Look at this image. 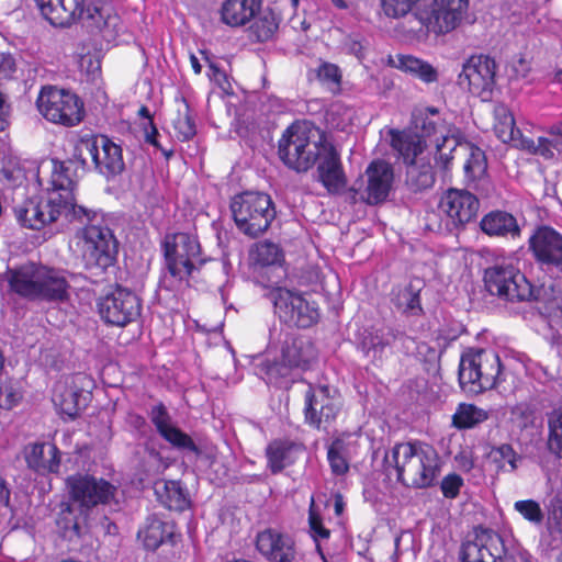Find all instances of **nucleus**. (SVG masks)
I'll return each mask as SVG.
<instances>
[{
	"label": "nucleus",
	"mask_w": 562,
	"mask_h": 562,
	"mask_svg": "<svg viewBox=\"0 0 562 562\" xmlns=\"http://www.w3.org/2000/svg\"><path fill=\"white\" fill-rule=\"evenodd\" d=\"M383 465L387 474L394 470L398 482L415 488L432 486L439 473L436 451L411 442L396 443L384 454Z\"/></svg>",
	"instance_id": "1"
},
{
	"label": "nucleus",
	"mask_w": 562,
	"mask_h": 562,
	"mask_svg": "<svg viewBox=\"0 0 562 562\" xmlns=\"http://www.w3.org/2000/svg\"><path fill=\"white\" fill-rule=\"evenodd\" d=\"M10 289L22 297L46 302H64L68 300L69 281L75 274L65 270L27 262L8 271Z\"/></svg>",
	"instance_id": "2"
},
{
	"label": "nucleus",
	"mask_w": 562,
	"mask_h": 562,
	"mask_svg": "<svg viewBox=\"0 0 562 562\" xmlns=\"http://www.w3.org/2000/svg\"><path fill=\"white\" fill-rule=\"evenodd\" d=\"M87 224L82 231L81 258L86 277L92 283L106 281L114 272L117 262L119 241L113 231L98 218L97 212L91 210Z\"/></svg>",
	"instance_id": "3"
},
{
	"label": "nucleus",
	"mask_w": 562,
	"mask_h": 562,
	"mask_svg": "<svg viewBox=\"0 0 562 562\" xmlns=\"http://www.w3.org/2000/svg\"><path fill=\"white\" fill-rule=\"evenodd\" d=\"M42 15L54 26H69L80 21L89 33L95 34L114 26L117 16L112 15V8L97 1L89 4L85 0H34Z\"/></svg>",
	"instance_id": "4"
},
{
	"label": "nucleus",
	"mask_w": 562,
	"mask_h": 562,
	"mask_svg": "<svg viewBox=\"0 0 562 562\" xmlns=\"http://www.w3.org/2000/svg\"><path fill=\"white\" fill-rule=\"evenodd\" d=\"M13 212L23 227L40 231L60 220L66 223L82 222L83 217H89L91 210L68 202L67 195L64 200L59 193L48 191L46 196H34L15 204Z\"/></svg>",
	"instance_id": "5"
},
{
	"label": "nucleus",
	"mask_w": 562,
	"mask_h": 562,
	"mask_svg": "<svg viewBox=\"0 0 562 562\" xmlns=\"http://www.w3.org/2000/svg\"><path fill=\"white\" fill-rule=\"evenodd\" d=\"M229 209L238 231L250 238L262 235L276 217L272 199L263 192L236 194L231 200Z\"/></svg>",
	"instance_id": "6"
},
{
	"label": "nucleus",
	"mask_w": 562,
	"mask_h": 562,
	"mask_svg": "<svg viewBox=\"0 0 562 562\" xmlns=\"http://www.w3.org/2000/svg\"><path fill=\"white\" fill-rule=\"evenodd\" d=\"M328 140L323 134L310 133L300 125H290L278 143V155L281 161L299 173L306 172L315 166L317 156Z\"/></svg>",
	"instance_id": "7"
},
{
	"label": "nucleus",
	"mask_w": 562,
	"mask_h": 562,
	"mask_svg": "<svg viewBox=\"0 0 562 562\" xmlns=\"http://www.w3.org/2000/svg\"><path fill=\"white\" fill-rule=\"evenodd\" d=\"M484 282L492 295L508 302L541 301L543 288H535L512 263H496L485 270Z\"/></svg>",
	"instance_id": "8"
},
{
	"label": "nucleus",
	"mask_w": 562,
	"mask_h": 562,
	"mask_svg": "<svg viewBox=\"0 0 562 562\" xmlns=\"http://www.w3.org/2000/svg\"><path fill=\"white\" fill-rule=\"evenodd\" d=\"M165 267L178 281H189L194 271L206 261L195 235L186 232L167 234L161 243Z\"/></svg>",
	"instance_id": "9"
},
{
	"label": "nucleus",
	"mask_w": 562,
	"mask_h": 562,
	"mask_svg": "<svg viewBox=\"0 0 562 562\" xmlns=\"http://www.w3.org/2000/svg\"><path fill=\"white\" fill-rule=\"evenodd\" d=\"M501 372V359L495 351L470 350L461 357L459 382L463 390L480 394L495 387Z\"/></svg>",
	"instance_id": "10"
},
{
	"label": "nucleus",
	"mask_w": 562,
	"mask_h": 562,
	"mask_svg": "<svg viewBox=\"0 0 562 562\" xmlns=\"http://www.w3.org/2000/svg\"><path fill=\"white\" fill-rule=\"evenodd\" d=\"M415 134L425 140L427 147H432L436 166L449 169L453 153L462 145V138L446 123L442 117H428L426 114L413 113Z\"/></svg>",
	"instance_id": "11"
},
{
	"label": "nucleus",
	"mask_w": 562,
	"mask_h": 562,
	"mask_svg": "<svg viewBox=\"0 0 562 562\" xmlns=\"http://www.w3.org/2000/svg\"><path fill=\"white\" fill-rule=\"evenodd\" d=\"M460 562H516L508 551L503 537L487 528L475 527L473 535L461 544Z\"/></svg>",
	"instance_id": "12"
},
{
	"label": "nucleus",
	"mask_w": 562,
	"mask_h": 562,
	"mask_svg": "<svg viewBox=\"0 0 562 562\" xmlns=\"http://www.w3.org/2000/svg\"><path fill=\"white\" fill-rule=\"evenodd\" d=\"M41 114L53 123L75 126L83 117V103L72 92L55 87L42 89L37 101Z\"/></svg>",
	"instance_id": "13"
},
{
	"label": "nucleus",
	"mask_w": 562,
	"mask_h": 562,
	"mask_svg": "<svg viewBox=\"0 0 562 562\" xmlns=\"http://www.w3.org/2000/svg\"><path fill=\"white\" fill-rule=\"evenodd\" d=\"M98 313L106 324L125 327L142 313V300L132 290L116 285L97 300Z\"/></svg>",
	"instance_id": "14"
},
{
	"label": "nucleus",
	"mask_w": 562,
	"mask_h": 562,
	"mask_svg": "<svg viewBox=\"0 0 562 562\" xmlns=\"http://www.w3.org/2000/svg\"><path fill=\"white\" fill-rule=\"evenodd\" d=\"M271 295L276 314L289 326L310 328L319 321V307L315 301L285 288H278Z\"/></svg>",
	"instance_id": "15"
},
{
	"label": "nucleus",
	"mask_w": 562,
	"mask_h": 562,
	"mask_svg": "<svg viewBox=\"0 0 562 562\" xmlns=\"http://www.w3.org/2000/svg\"><path fill=\"white\" fill-rule=\"evenodd\" d=\"M528 249L540 269L562 278V234L549 225L537 226L528 239Z\"/></svg>",
	"instance_id": "16"
},
{
	"label": "nucleus",
	"mask_w": 562,
	"mask_h": 562,
	"mask_svg": "<svg viewBox=\"0 0 562 562\" xmlns=\"http://www.w3.org/2000/svg\"><path fill=\"white\" fill-rule=\"evenodd\" d=\"M469 0H426L415 13L420 31L426 26L437 34L448 33L457 27L468 10Z\"/></svg>",
	"instance_id": "17"
},
{
	"label": "nucleus",
	"mask_w": 562,
	"mask_h": 562,
	"mask_svg": "<svg viewBox=\"0 0 562 562\" xmlns=\"http://www.w3.org/2000/svg\"><path fill=\"white\" fill-rule=\"evenodd\" d=\"M70 499L82 512L89 513L99 505H106L114 498L116 487L104 479L89 474H74L66 480Z\"/></svg>",
	"instance_id": "18"
},
{
	"label": "nucleus",
	"mask_w": 562,
	"mask_h": 562,
	"mask_svg": "<svg viewBox=\"0 0 562 562\" xmlns=\"http://www.w3.org/2000/svg\"><path fill=\"white\" fill-rule=\"evenodd\" d=\"M439 210L446 215L445 231L454 234L476 218L480 200L468 190L449 189L440 199Z\"/></svg>",
	"instance_id": "19"
},
{
	"label": "nucleus",
	"mask_w": 562,
	"mask_h": 562,
	"mask_svg": "<svg viewBox=\"0 0 562 562\" xmlns=\"http://www.w3.org/2000/svg\"><path fill=\"white\" fill-rule=\"evenodd\" d=\"M336 390L329 385L311 386L305 393V423L317 429H327L340 411Z\"/></svg>",
	"instance_id": "20"
},
{
	"label": "nucleus",
	"mask_w": 562,
	"mask_h": 562,
	"mask_svg": "<svg viewBox=\"0 0 562 562\" xmlns=\"http://www.w3.org/2000/svg\"><path fill=\"white\" fill-rule=\"evenodd\" d=\"M86 378L82 374L59 379L53 390L52 401L64 420H74L87 407L90 393L82 389Z\"/></svg>",
	"instance_id": "21"
},
{
	"label": "nucleus",
	"mask_w": 562,
	"mask_h": 562,
	"mask_svg": "<svg viewBox=\"0 0 562 562\" xmlns=\"http://www.w3.org/2000/svg\"><path fill=\"white\" fill-rule=\"evenodd\" d=\"M367 187L363 191L356 184L349 188L350 202H364L369 205L384 202L389 196L394 178L390 165L381 160L372 161L367 168Z\"/></svg>",
	"instance_id": "22"
},
{
	"label": "nucleus",
	"mask_w": 562,
	"mask_h": 562,
	"mask_svg": "<svg viewBox=\"0 0 562 562\" xmlns=\"http://www.w3.org/2000/svg\"><path fill=\"white\" fill-rule=\"evenodd\" d=\"M496 63L486 55H473L463 64L458 83L472 94L485 98L495 86Z\"/></svg>",
	"instance_id": "23"
},
{
	"label": "nucleus",
	"mask_w": 562,
	"mask_h": 562,
	"mask_svg": "<svg viewBox=\"0 0 562 562\" xmlns=\"http://www.w3.org/2000/svg\"><path fill=\"white\" fill-rule=\"evenodd\" d=\"M82 145L89 153L95 171L106 180H112L124 171L122 148L108 136L100 135L82 139Z\"/></svg>",
	"instance_id": "24"
},
{
	"label": "nucleus",
	"mask_w": 562,
	"mask_h": 562,
	"mask_svg": "<svg viewBox=\"0 0 562 562\" xmlns=\"http://www.w3.org/2000/svg\"><path fill=\"white\" fill-rule=\"evenodd\" d=\"M314 167H316L314 180L319 182L328 194L340 195L346 191L348 178L340 154L330 142L323 146Z\"/></svg>",
	"instance_id": "25"
},
{
	"label": "nucleus",
	"mask_w": 562,
	"mask_h": 562,
	"mask_svg": "<svg viewBox=\"0 0 562 562\" xmlns=\"http://www.w3.org/2000/svg\"><path fill=\"white\" fill-rule=\"evenodd\" d=\"M401 341L407 349L415 345L412 337L394 327H366L357 334L356 345L364 357L373 362L381 361L386 347Z\"/></svg>",
	"instance_id": "26"
},
{
	"label": "nucleus",
	"mask_w": 562,
	"mask_h": 562,
	"mask_svg": "<svg viewBox=\"0 0 562 562\" xmlns=\"http://www.w3.org/2000/svg\"><path fill=\"white\" fill-rule=\"evenodd\" d=\"M85 165L86 161L83 159H68L63 161L52 159L49 161L50 175L47 181V192L55 191L59 193L64 200L67 194L68 202L77 204L75 190L78 182V169L81 168L85 170Z\"/></svg>",
	"instance_id": "27"
},
{
	"label": "nucleus",
	"mask_w": 562,
	"mask_h": 562,
	"mask_svg": "<svg viewBox=\"0 0 562 562\" xmlns=\"http://www.w3.org/2000/svg\"><path fill=\"white\" fill-rule=\"evenodd\" d=\"M148 416L159 436L173 448L200 454L201 450L193 439L172 424V418L162 402L151 406Z\"/></svg>",
	"instance_id": "28"
},
{
	"label": "nucleus",
	"mask_w": 562,
	"mask_h": 562,
	"mask_svg": "<svg viewBox=\"0 0 562 562\" xmlns=\"http://www.w3.org/2000/svg\"><path fill=\"white\" fill-rule=\"evenodd\" d=\"M256 548L269 562H296L297 560L293 538L271 528L257 535Z\"/></svg>",
	"instance_id": "29"
},
{
	"label": "nucleus",
	"mask_w": 562,
	"mask_h": 562,
	"mask_svg": "<svg viewBox=\"0 0 562 562\" xmlns=\"http://www.w3.org/2000/svg\"><path fill=\"white\" fill-rule=\"evenodd\" d=\"M303 451L301 442L289 438L274 439L266 448L267 467L272 474H278L292 465Z\"/></svg>",
	"instance_id": "30"
},
{
	"label": "nucleus",
	"mask_w": 562,
	"mask_h": 562,
	"mask_svg": "<svg viewBox=\"0 0 562 562\" xmlns=\"http://www.w3.org/2000/svg\"><path fill=\"white\" fill-rule=\"evenodd\" d=\"M24 458L29 469L38 474L57 473L60 465V452L53 443H30L24 448Z\"/></svg>",
	"instance_id": "31"
},
{
	"label": "nucleus",
	"mask_w": 562,
	"mask_h": 562,
	"mask_svg": "<svg viewBox=\"0 0 562 562\" xmlns=\"http://www.w3.org/2000/svg\"><path fill=\"white\" fill-rule=\"evenodd\" d=\"M482 233L490 237L516 239L521 235L517 218L509 212L493 210L480 221Z\"/></svg>",
	"instance_id": "32"
},
{
	"label": "nucleus",
	"mask_w": 562,
	"mask_h": 562,
	"mask_svg": "<svg viewBox=\"0 0 562 562\" xmlns=\"http://www.w3.org/2000/svg\"><path fill=\"white\" fill-rule=\"evenodd\" d=\"M137 536L147 550L155 551L162 544H175L176 525L173 521L150 516L146 519L145 527L138 531Z\"/></svg>",
	"instance_id": "33"
},
{
	"label": "nucleus",
	"mask_w": 562,
	"mask_h": 562,
	"mask_svg": "<svg viewBox=\"0 0 562 562\" xmlns=\"http://www.w3.org/2000/svg\"><path fill=\"white\" fill-rule=\"evenodd\" d=\"M282 361L290 368L307 369L316 359L313 342L303 336H288L283 342Z\"/></svg>",
	"instance_id": "34"
},
{
	"label": "nucleus",
	"mask_w": 562,
	"mask_h": 562,
	"mask_svg": "<svg viewBox=\"0 0 562 562\" xmlns=\"http://www.w3.org/2000/svg\"><path fill=\"white\" fill-rule=\"evenodd\" d=\"M158 502L169 510L184 512L191 507L188 488L181 481L159 480L154 484Z\"/></svg>",
	"instance_id": "35"
},
{
	"label": "nucleus",
	"mask_w": 562,
	"mask_h": 562,
	"mask_svg": "<svg viewBox=\"0 0 562 562\" xmlns=\"http://www.w3.org/2000/svg\"><path fill=\"white\" fill-rule=\"evenodd\" d=\"M261 5V0H225L221 8V19L229 26H243L256 16Z\"/></svg>",
	"instance_id": "36"
},
{
	"label": "nucleus",
	"mask_w": 562,
	"mask_h": 562,
	"mask_svg": "<svg viewBox=\"0 0 562 562\" xmlns=\"http://www.w3.org/2000/svg\"><path fill=\"white\" fill-rule=\"evenodd\" d=\"M88 513L78 508V505L71 501L61 508L57 525L63 532V537L68 540L80 538L87 530Z\"/></svg>",
	"instance_id": "37"
},
{
	"label": "nucleus",
	"mask_w": 562,
	"mask_h": 562,
	"mask_svg": "<svg viewBox=\"0 0 562 562\" xmlns=\"http://www.w3.org/2000/svg\"><path fill=\"white\" fill-rule=\"evenodd\" d=\"M423 289L419 280L411 281L404 288L393 291L392 302L395 307L406 316H420L424 310L420 303V291Z\"/></svg>",
	"instance_id": "38"
},
{
	"label": "nucleus",
	"mask_w": 562,
	"mask_h": 562,
	"mask_svg": "<svg viewBox=\"0 0 562 562\" xmlns=\"http://www.w3.org/2000/svg\"><path fill=\"white\" fill-rule=\"evenodd\" d=\"M391 145L403 158L406 165L417 161V157L427 148L425 140L419 139L414 132H391Z\"/></svg>",
	"instance_id": "39"
},
{
	"label": "nucleus",
	"mask_w": 562,
	"mask_h": 562,
	"mask_svg": "<svg viewBox=\"0 0 562 562\" xmlns=\"http://www.w3.org/2000/svg\"><path fill=\"white\" fill-rule=\"evenodd\" d=\"M494 117V132L498 139L505 144L522 145L521 132L516 127L514 115L506 105H496Z\"/></svg>",
	"instance_id": "40"
},
{
	"label": "nucleus",
	"mask_w": 562,
	"mask_h": 562,
	"mask_svg": "<svg viewBox=\"0 0 562 562\" xmlns=\"http://www.w3.org/2000/svg\"><path fill=\"white\" fill-rule=\"evenodd\" d=\"M435 183L434 167L429 162L419 161L407 165L406 184L414 191H424L430 189Z\"/></svg>",
	"instance_id": "41"
},
{
	"label": "nucleus",
	"mask_w": 562,
	"mask_h": 562,
	"mask_svg": "<svg viewBox=\"0 0 562 562\" xmlns=\"http://www.w3.org/2000/svg\"><path fill=\"white\" fill-rule=\"evenodd\" d=\"M254 19L255 22L251 25V30L259 42H266L272 38L281 21L280 15L269 7L265 9L260 8Z\"/></svg>",
	"instance_id": "42"
},
{
	"label": "nucleus",
	"mask_w": 562,
	"mask_h": 562,
	"mask_svg": "<svg viewBox=\"0 0 562 562\" xmlns=\"http://www.w3.org/2000/svg\"><path fill=\"white\" fill-rule=\"evenodd\" d=\"M396 67L405 72L417 76L427 83L438 80V72L430 64L411 55L397 56Z\"/></svg>",
	"instance_id": "43"
},
{
	"label": "nucleus",
	"mask_w": 562,
	"mask_h": 562,
	"mask_svg": "<svg viewBox=\"0 0 562 562\" xmlns=\"http://www.w3.org/2000/svg\"><path fill=\"white\" fill-rule=\"evenodd\" d=\"M488 418L486 411L473 405L462 403L452 416V425L458 429L473 428Z\"/></svg>",
	"instance_id": "44"
},
{
	"label": "nucleus",
	"mask_w": 562,
	"mask_h": 562,
	"mask_svg": "<svg viewBox=\"0 0 562 562\" xmlns=\"http://www.w3.org/2000/svg\"><path fill=\"white\" fill-rule=\"evenodd\" d=\"M327 460L331 473L336 476H342L349 471L348 445L345 440L336 438L327 448Z\"/></svg>",
	"instance_id": "45"
},
{
	"label": "nucleus",
	"mask_w": 562,
	"mask_h": 562,
	"mask_svg": "<svg viewBox=\"0 0 562 562\" xmlns=\"http://www.w3.org/2000/svg\"><path fill=\"white\" fill-rule=\"evenodd\" d=\"M250 256L257 265L262 267L280 265L284 259L280 246L268 240L256 244Z\"/></svg>",
	"instance_id": "46"
},
{
	"label": "nucleus",
	"mask_w": 562,
	"mask_h": 562,
	"mask_svg": "<svg viewBox=\"0 0 562 562\" xmlns=\"http://www.w3.org/2000/svg\"><path fill=\"white\" fill-rule=\"evenodd\" d=\"M547 529L553 540L562 538V490L550 498L547 506Z\"/></svg>",
	"instance_id": "47"
},
{
	"label": "nucleus",
	"mask_w": 562,
	"mask_h": 562,
	"mask_svg": "<svg viewBox=\"0 0 562 562\" xmlns=\"http://www.w3.org/2000/svg\"><path fill=\"white\" fill-rule=\"evenodd\" d=\"M461 146H464L469 150V158L463 167L465 176L471 179L481 178L487 167L484 151L471 143H462Z\"/></svg>",
	"instance_id": "48"
},
{
	"label": "nucleus",
	"mask_w": 562,
	"mask_h": 562,
	"mask_svg": "<svg viewBox=\"0 0 562 562\" xmlns=\"http://www.w3.org/2000/svg\"><path fill=\"white\" fill-rule=\"evenodd\" d=\"M548 448L562 459V411H555L549 418Z\"/></svg>",
	"instance_id": "49"
},
{
	"label": "nucleus",
	"mask_w": 562,
	"mask_h": 562,
	"mask_svg": "<svg viewBox=\"0 0 562 562\" xmlns=\"http://www.w3.org/2000/svg\"><path fill=\"white\" fill-rule=\"evenodd\" d=\"M184 105V113L179 112L178 117L173 121L176 135L180 142H188L196 134L195 122L190 113L189 104L186 101Z\"/></svg>",
	"instance_id": "50"
},
{
	"label": "nucleus",
	"mask_w": 562,
	"mask_h": 562,
	"mask_svg": "<svg viewBox=\"0 0 562 562\" xmlns=\"http://www.w3.org/2000/svg\"><path fill=\"white\" fill-rule=\"evenodd\" d=\"M514 509L532 525H541L543 521L544 514L540 504L535 499L517 501L514 504Z\"/></svg>",
	"instance_id": "51"
},
{
	"label": "nucleus",
	"mask_w": 562,
	"mask_h": 562,
	"mask_svg": "<svg viewBox=\"0 0 562 562\" xmlns=\"http://www.w3.org/2000/svg\"><path fill=\"white\" fill-rule=\"evenodd\" d=\"M318 80L327 85L331 91L339 90L341 83V72L337 65L324 61L317 69Z\"/></svg>",
	"instance_id": "52"
},
{
	"label": "nucleus",
	"mask_w": 562,
	"mask_h": 562,
	"mask_svg": "<svg viewBox=\"0 0 562 562\" xmlns=\"http://www.w3.org/2000/svg\"><path fill=\"white\" fill-rule=\"evenodd\" d=\"M384 13L390 18L406 15L414 3V0H381Z\"/></svg>",
	"instance_id": "53"
},
{
	"label": "nucleus",
	"mask_w": 562,
	"mask_h": 562,
	"mask_svg": "<svg viewBox=\"0 0 562 562\" xmlns=\"http://www.w3.org/2000/svg\"><path fill=\"white\" fill-rule=\"evenodd\" d=\"M463 484L464 481L461 475L449 473L442 479L440 490L446 498L454 499L460 494Z\"/></svg>",
	"instance_id": "54"
},
{
	"label": "nucleus",
	"mask_w": 562,
	"mask_h": 562,
	"mask_svg": "<svg viewBox=\"0 0 562 562\" xmlns=\"http://www.w3.org/2000/svg\"><path fill=\"white\" fill-rule=\"evenodd\" d=\"M493 454L495 461H504L507 462L510 467V471H516L518 468V462L521 460V457L517 454L514 448L508 443H503L493 449Z\"/></svg>",
	"instance_id": "55"
},
{
	"label": "nucleus",
	"mask_w": 562,
	"mask_h": 562,
	"mask_svg": "<svg viewBox=\"0 0 562 562\" xmlns=\"http://www.w3.org/2000/svg\"><path fill=\"white\" fill-rule=\"evenodd\" d=\"M308 526L311 536L315 541L318 539H328L330 536L329 529L325 528L322 521V518L318 514H316L312 508L310 509L308 515ZM316 548L321 551V546L316 542Z\"/></svg>",
	"instance_id": "56"
},
{
	"label": "nucleus",
	"mask_w": 562,
	"mask_h": 562,
	"mask_svg": "<svg viewBox=\"0 0 562 562\" xmlns=\"http://www.w3.org/2000/svg\"><path fill=\"white\" fill-rule=\"evenodd\" d=\"M21 398L20 393L14 387L11 381H7V389H4L3 398L0 400V407L10 409L12 408Z\"/></svg>",
	"instance_id": "57"
},
{
	"label": "nucleus",
	"mask_w": 562,
	"mask_h": 562,
	"mask_svg": "<svg viewBox=\"0 0 562 562\" xmlns=\"http://www.w3.org/2000/svg\"><path fill=\"white\" fill-rule=\"evenodd\" d=\"M14 70V58L10 54L0 53V77H10Z\"/></svg>",
	"instance_id": "58"
},
{
	"label": "nucleus",
	"mask_w": 562,
	"mask_h": 562,
	"mask_svg": "<svg viewBox=\"0 0 562 562\" xmlns=\"http://www.w3.org/2000/svg\"><path fill=\"white\" fill-rule=\"evenodd\" d=\"M535 153L544 157L546 159H551L554 157V151L550 142V138L539 137L538 145L535 149Z\"/></svg>",
	"instance_id": "59"
},
{
	"label": "nucleus",
	"mask_w": 562,
	"mask_h": 562,
	"mask_svg": "<svg viewBox=\"0 0 562 562\" xmlns=\"http://www.w3.org/2000/svg\"><path fill=\"white\" fill-rule=\"evenodd\" d=\"M345 46L349 54L355 55L358 59L363 58L364 46L359 38L349 37Z\"/></svg>",
	"instance_id": "60"
},
{
	"label": "nucleus",
	"mask_w": 562,
	"mask_h": 562,
	"mask_svg": "<svg viewBox=\"0 0 562 562\" xmlns=\"http://www.w3.org/2000/svg\"><path fill=\"white\" fill-rule=\"evenodd\" d=\"M513 71L516 76L525 78L530 71V64L524 57H518L513 63Z\"/></svg>",
	"instance_id": "61"
},
{
	"label": "nucleus",
	"mask_w": 562,
	"mask_h": 562,
	"mask_svg": "<svg viewBox=\"0 0 562 562\" xmlns=\"http://www.w3.org/2000/svg\"><path fill=\"white\" fill-rule=\"evenodd\" d=\"M207 76L220 86H222L223 81H226V74L218 66L212 63L209 65Z\"/></svg>",
	"instance_id": "62"
},
{
	"label": "nucleus",
	"mask_w": 562,
	"mask_h": 562,
	"mask_svg": "<svg viewBox=\"0 0 562 562\" xmlns=\"http://www.w3.org/2000/svg\"><path fill=\"white\" fill-rule=\"evenodd\" d=\"M148 126L150 127V130L147 128V126H145V139L148 144L157 147V148H160V145L157 140V136L159 135L155 124L153 121H149L148 123Z\"/></svg>",
	"instance_id": "63"
},
{
	"label": "nucleus",
	"mask_w": 562,
	"mask_h": 562,
	"mask_svg": "<svg viewBox=\"0 0 562 562\" xmlns=\"http://www.w3.org/2000/svg\"><path fill=\"white\" fill-rule=\"evenodd\" d=\"M128 420L130 424L138 430L143 429L147 425L146 419L139 414H131Z\"/></svg>",
	"instance_id": "64"
}]
</instances>
